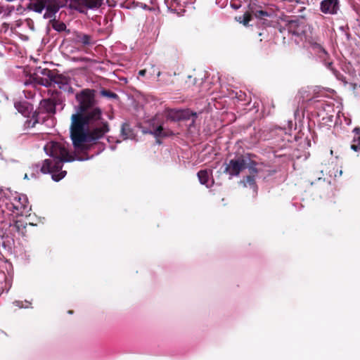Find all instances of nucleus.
I'll use <instances>...</instances> for the list:
<instances>
[{"instance_id":"nucleus-19","label":"nucleus","mask_w":360,"mask_h":360,"mask_svg":"<svg viewBox=\"0 0 360 360\" xmlns=\"http://www.w3.org/2000/svg\"><path fill=\"white\" fill-rule=\"evenodd\" d=\"M15 108L19 112L22 113V115H25L27 111L26 103H15Z\"/></svg>"},{"instance_id":"nucleus-7","label":"nucleus","mask_w":360,"mask_h":360,"mask_svg":"<svg viewBox=\"0 0 360 360\" xmlns=\"http://www.w3.org/2000/svg\"><path fill=\"white\" fill-rule=\"evenodd\" d=\"M102 2L103 0H69V6L71 8L84 13L89 9L100 7Z\"/></svg>"},{"instance_id":"nucleus-15","label":"nucleus","mask_w":360,"mask_h":360,"mask_svg":"<svg viewBox=\"0 0 360 360\" xmlns=\"http://www.w3.org/2000/svg\"><path fill=\"white\" fill-rule=\"evenodd\" d=\"M121 133L124 139H133L135 137L134 132L127 123H124L122 125Z\"/></svg>"},{"instance_id":"nucleus-21","label":"nucleus","mask_w":360,"mask_h":360,"mask_svg":"<svg viewBox=\"0 0 360 360\" xmlns=\"http://www.w3.org/2000/svg\"><path fill=\"white\" fill-rule=\"evenodd\" d=\"M102 94L105 96H107V97H109V98H115L117 97V94L113 93V92H111V91H102Z\"/></svg>"},{"instance_id":"nucleus-9","label":"nucleus","mask_w":360,"mask_h":360,"mask_svg":"<svg viewBox=\"0 0 360 360\" xmlns=\"http://www.w3.org/2000/svg\"><path fill=\"white\" fill-rule=\"evenodd\" d=\"M320 10L324 14L335 15L340 10L339 0H323L320 3Z\"/></svg>"},{"instance_id":"nucleus-18","label":"nucleus","mask_w":360,"mask_h":360,"mask_svg":"<svg viewBox=\"0 0 360 360\" xmlns=\"http://www.w3.org/2000/svg\"><path fill=\"white\" fill-rule=\"evenodd\" d=\"M150 133L157 137L166 136L168 135V134L165 131L164 128L161 125L153 129V130L151 131Z\"/></svg>"},{"instance_id":"nucleus-24","label":"nucleus","mask_w":360,"mask_h":360,"mask_svg":"<svg viewBox=\"0 0 360 360\" xmlns=\"http://www.w3.org/2000/svg\"><path fill=\"white\" fill-rule=\"evenodd\" d=\"M146 74V70H141L139 72V75H141V76H144Z\"/></svg>"},{"instance_id":"nucleus-2","label":"nucleus","mask_w":360,"mask_h":360,"mask_svg":"<svg viewBox=\"0 0 360 360\" xmlns=\"http://www.w3.org/2000/svg\"><path fill=\"white\" fill-rule=\"evenodd\" d=\"M44 150L52 159L44 161L41 171L44 174H51L55 181L61 180L67 174L66 171L62 170L63 164L75 160L68 151V144L62 141H52L44 146Z\"/></svg>"},{"instance_id":"nucleus-8","label":"nucleus","mask_w":360,"mask_h":360,"mask_svg":"<svg viewBox=\"0 0 360 360\" xmlns=\"http://www.w3.org/2000/svg\"><path fill=\"white\" fill-rule=\"evenodd\" d=\"M250 13H246L243 15L236 18L237 20L247 26L251 20L252 15H254L256 18L264 20H266V18H269L271 15V13H269L266 11L253 8H250Z\"/></svg>"},{"instance_id":"nucleus-12","label":"nucleus","mask_w":360,"mask_h":360,"mask_svg":"<svg viewBox=\"0 0 360 360\" xmlns=\"http://www.w3.org/2000/svg\"><path fill=\"white\" fill-rule=\"evenodd\" d=\"M310 49L314 52V53L317 54L323 61L325 62L326 60V58H328V53L319 43L316 41L311 42Z\"/></svg>"},{"instance_id":"nucleus-20","label":"nucleus","mask_w":360,"mask_h":360,"mask_svg":"<svg viewBox=\"0 0 360 360\" xmlns=\"http://www.w3.org/2000/svg\"><path fill=\"white\" fill-rule=\"evenodd\" d=\"M179 117H180V115H179V112L175 110H170L168 112V117L172 120L178 119Z\"/></svg>"},{"instance_id":"nucleus-13","label":"nucleus","mask_w":360,"mask_h":360,"mask_svg":"<svg viewBox=\"0 0 360 360\" xmlns=\"http://www.w3.org/2000/svg\"><path fill=\"white\" fill-rule=\"evenodd\" d=\"M353 134L354 136L351 148L354 151H359L360 150V128L355 127L353 129Z\"/></svg>"},{"instance_id":"nucleus-3","label":"nucleus","mask_w":360,"mask_h":360,"mask_svg":"<svg viewBox=\"0 0 360 360\" xmlns=\"http://www.w3.org/2000/svg\"><path fill=\"white\" fill-rule=\"evenodd\" d=\"M60 6L59 0H31L27 8L38 13L45 11L44 18L51 19L52 27L58 32H62L66 29L65 24L55 20L56 14Z\"/></svg>"},{"instance_id":"nucleus-14","label":"nucleus","mask_w":360,"mask_h":360,"mask_svg":"<svg viewBox=\"0 0 360 360\" xmlns=\"http://www.w3.org/2000/svg\"><path fill=\"white\" fill-rule=\"evenodd\" d=\"M75 41L84 46H88L93 43L92 38L90 35L79 33L76 35Z\"/></svg>"},{"instance_id":"nucleus-23","label":"nucleus","mask_w":360,"mask_h":360,"mask_svg":"<svg viewBox=\"0 0 360 360\" xmlns=\"http://www.w3.org/2000/svg\"><path fill=\"white\" fill-rule=\"evenodd\" d=\"M326 66L333 73L335 72V70L333 68V63L331 62H325Z\"/></svg>"},{"instance_id":"nucleus-25","label":"nucleus","mask_w":360,"mask_h":360,"mask_svg":"<svg viewBox=\"0 0 360 360\" xmlns=\"http://www.w3.org/2000/svg\"><path fill=\"white\" fill-rule=\"evenodd\" d=\"M88 158H77L78 160H87Z\"/></svg>"},{"instance_id":"nucleus-5","label":"nucleus","mask_w":360,"mask_h":360,"mask_svg":"<svg viewBox=\"0 0 360 360\" xmlns=\"http://www.w3.org/2000/svg\"><path fill=\"white\" fill-rule=\"evenodd\" d=\"M56 107L53 103L49 99H44L41 101L37 112L32 118L27 122V127H34L35 124L44 120L47 116L55 113Z\"/></svg>"},{"instance_id":"nucleus-22","label":"nucleus","mask_w":360,"mask_h":360,"mask_svg":"<svg viewBox=\"0 0 360 360\" xmlns=\"http://www.w3.org/2000/svg\"><path fill=\"white\" fill-rule=\"evenodd\" d=\"M14 304L18 306L20 308H27L28 307V304L24 305L22 302L20 301H15L14 302Z\"/></svg>"},{"instance_id":"nucleus-10","label":"nucleus","mask_w":360,"mask_h":360,"mask_svg":"<svg viewBox=\"0 0 360 360\" xmlns=\"http://www.w3.org/2000/svg\"><path fill=\"white\" fill-rule=\"evenodd\" d=\"M51 80L56 84L59 89L68 91L70 87L69 78L62 75H56L51 77Z\"/></svg>"},{"instance_id":"nucleus-11","label":"nucleus","mask_w":360,"mask_h":360,"mask_svg":"<svg viewBox=\"0 0 360 360\" xmlns=\"http://www.w3.org/2000/svg\"><path fill=\"white\" fill-rule=\"evenodd\" d=\"M198 177L201 184L205 185L206 187H210L213 184L212 179V170L202 169L198 172Z\"/></svg>"},{"instance_id":"nucleus-6","label":"nucleus","mask_w":360,"mask_h":360,"mask_svg":"<svg viewBox=\"0 0 360 360\" xmlns=\"http://www.w3.org/2000/svg\"><path fill=\"white\" fill-rule=\"evenodd\" d=\"M248 157L240 156L231 160L225 167L224 172L230 175V179L237 176L240 172L246 168Z\"/></svg>"},{"instance_id":"nucleus-4","label":"nucleus","mask_w":360,"mask_h":360,"mask_svg":"<svg viewBox=\"0 0 360 360\" xmlns=\"http://www.w3.org/2000/svg\"><path fill=\"white\" fill-rule=\"evenodd\" d=\"M4 207L15 216L27 215L31 210L25 195L15 193L6 197L0 191V210L2 212H4Z\"/></svg>"},{"instance_id":"nucleus-16","label":"nucleus","mask_w":360,"mask_h":360,"mask_svg":"<svg viewBox=\"0 0 360 360\" xmlns=\"http://www.w3.org/2000/svg\"><path fill=\"white\" fill-rule=\"evenodd\" d=\"M255 177L254 175H248L246 179L243 181H241L240 183L243 184L245 187H250L252 188L255 192L257 191V186L255 184Z\"/></svg>"},{"instance_id":"nucleus-17","label":"nucleus","mask_w":360,"mask_h":360,"mask_svg":"<svg viewBox=\"0 0 360 360\" xmlns=\"http://www.w3.org/2000/svg\"><path fill=\"white\" fill-rule=\"evenodd\" d=\"M246 168L249 169L250 175H254L255 176L257 174V169L256 168V163L254 161H252L248 158V161L247 162Z\"/></svg>"},{"instance_id":"nucleus-1","label":"nucleus","mask_w":360,"mask_h":360,"mask_svg":"<svg viewBox=\"0 0 360 360\" xmlns=\"http://www.w3.org/2000/svg\"><path fill=\"white\" fill-rule=\"evenodd\" d=\"M94 93V90L86 89L76 95L80 112L71 117L70 138L77 152L86 150L89 143L101 139L109 131L101 109L95 107Z\"/></svg>"}]
</instances>
